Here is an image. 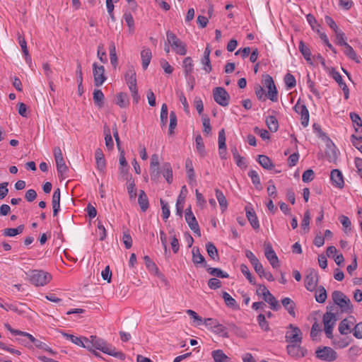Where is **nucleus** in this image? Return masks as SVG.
I'll return each mask as SVG.
<instances>
[{
    "instance_id": "obj_31",
    "label": "nucleus",
    "mask_w": 362,
    "mask_h": 362,
    "mask_svg": "<svg viewBox=\"0 0 362 362\" xmlns=\"http://www.w3.org/2000/svg\"><path fill=\"white\" fill-rule=\"evenodd\" d=\"M144 259L146 267L150 272H155V274L159 277L163 276V275L160 273L156 264L148 256H145Z\"/></svg>"
},
{
    "instance_id": "obj_12",
    "label": "nucleus",
    "mask_w": 362,
    "mask_h": 362,
    "mask_svg": "<svg viewBox=\"0 0 362 362\" xmlns=\"http://www.w3.org/2000/svg\"><path fill=\"white\" fill-rule=\"evenodd\" d=\"M288 328L291 331H288L286 334V340L292 344L300 343L302 341V332L298 327L292 324L289 325Z\"/></svg>"
},
{
    "instance_id": "obj_52",
    "label": "nucleus",
    "mask_w": 362,
    "mask_h": 362,
    "mask_svg": "<svg viewBox=\"0 0 362 362\" xmlns=\"http://www.w3.org/2000/svg\"><path fill=\"white\" fill-rule=\"evenodd\" d=\"M350 118L354 124L355 130L356 132H358V128L362 127V120L359 115L355 112H351L350 113Z\"/></svg>"
},
{
    "instance_id": "obj_62",
    "label": "nucleus",
    "mask_w": 362,
    "mask_h": 362,
    "mask_svg": "<svg viewBox=\"0 0 362 362\" xmlns=\"http://www.w3.org/2000/svg\"><path fill=\"white\" fill-rule=\"evenodd\" d=\"M161 207H162V216L164 220H166L170 216V209L167 203H165L163 199L160 200Z\"/></svg>"
},
{
    "instance_id": "obj_35",
    "label": "nucleus",
    "mask_w": 362,
    "mask_h": 362,
    "mask_svg": "<svg viewBox=\"0 0 362 362\" xmlns=\"http://www.w3.org/2000/svg\"><path fill=\"white\" fill-rule=\"evenodd\" d=\"M344 54L351 59L354 60L355 62L359 64L361 62L360 58L357 56L356 52L353 49V47L349 44H346L344 46Z\"/></svg>"
},
{
    "instance_id": "obj_38",
    "label": "nucleus",
    "mask_w": 362,
    "mask_h": 362,
    "mask_svg": "<svg viewBox=\"0 0 362 362\" xmlns=\"http://www.w3.org/2000/svg\"><path fill=\"white\" fill-rule=\"evenodd\" d=\"M216 199L219 203V205L222 211H225L228 206V202L223 193L218 189L215 190Z\"/></svg>"
},
{
    "instance_id": "obj_20",
    "label": "nucleus",
    "mask_w": 362,
    "mask_h": 362,
    "mask_svg": "<svg viewBox=\"0 0 362 362\" xmlns=\"http://www.w3.org/2000/svg\"><path fill=\"white\" fill-rule=\"evenodd\" d=\"M288 354L293 357H303L305 356L304 350L299 345L290 344L286 347Z\"/></svg>"
},
{
    "instance_id": "obj_14",
    "label": "nucleus",
    "mask_w": 362,
    "mask_h": 362,
    "mask_svg": "<svg viewBox=\"0 0 362 362\" xmlns=\"http://www.w3.org/2000/svg\"><path fill=\"white\" fill-rule=\"evenodd\" d=\"M294 110L301 115V124L306 127L309 124V112L304 103H300L299 100L293 107Z\"/></svg>"
},
{
    "instance_id": "obj_64",
    "label": "nucleus",
    "mask_w": 362,
    "mask_h": 362,
    "mask_svg": "<svg viewBox=\"0 0 362 362\" xmlns=\"http://www.w3.org/2000/svg\"><path fill=\"white\" fill-rule=\"evenodd\" d=\"M353 334L357 339H362V322L355 325L353 329Z\"/></svg>"
},
{
    "instance_id": "obj_3",
    "label": "nucleus",
    "mask_w": 362,
    "mask_h": 362,
    "mask_svg": "<svg viewBox=\"0 0 362 362\" xmlns=\"http://www.w3.org/2000/svg\"><path fill=\"white\" fill-rule=\"evenodd\" d=\"M167 42L170 45L172 49L180 55H185L187 54V45L181 41L175 33L170 30L166 32Z\"/></svg>"
},
{
    "instance_id": "obj_1",
    "label": "nucleus",
    "mask_w": 362,
    "mask_h": 362,
    "mask_svg": "<svg viewBox=\"0 0 362 362\" xmlns=\"http://www.w3.org/2000/svg\"><path fill=\"white\" fill-rule=\"evenodd\" d=\"M332 298L335 304L341 310V312L351 314L354 311V307L350 299L341 291H334L332 293Z\"/></svg>"
},
{
    "instance_id": "obj_16",
    "label": "nucleus",
    "mask_w": 362,
    "mask_h": 362,
    "mask_svg": "<svg viewBox=\"0 0 362 362\" xmlns=\"http://www.w3.org/2000/svg\"><path fill=\"white\" fill-rule=\"evenodd\" d=\"M124 77L129 90L137 88L136 72L133 67L129 69V70L125 74Z\"/></svg>"
},
{
    "instance_id": "obj_48",
    "label": "nucleus",
    "mask_w": 362,
    "mask_h": 362,
    "mask_svg": "<svg viewBox=\"0 0 362 362\" xmlns=\"http://www.w3.org/2000/svg\"><path fill=\"white\" fill-rule=\"evenodd\" d=\"M124 19L129 27V31L134 33V20L130 12H126L124 14Z\"/></svg>"
},
{
    "instance_id": "obj_63",
    "label": "nucleus",
    "mask_w": 362,
    "mask_h": 362,
    "mask_svg": "<svg viewBox=\"0 0 362 362\" xmlns=\"http://www.w3.org/2000/svg\"><path fill=\"white\" fill-rule=\"evenodd\" d=\"M315 173L311 169L305 170L302 175V180L304 182H309L314 179Z\"/></svg>"
},
{
    "instance_id": "obj_47",
    "label": "nucleus",
    "mask_w": 362,
    "mask_h": 362,
    "mask_svg": "<svg viewBox=\"0 0 362 362\" xmlns=\"http://www.w3.org/2000/svg\"><path fill=\"white\" fill-rule=\"evenodd\" d=\"M212 356L215 362H226L228 360V356L220 349L212 351Z\"/></svg>"
},
{
    "instance_id": "obj_56",
    "label": "nucleus",
    "mask_w": 362,
    "mask_h": 362,
    "mask_svg": "<svg viewBox=\"0 0 362 362\" xmlns=\"http://www.w3.org/2000/svg\"><path fill=\"white\" fill-rule=\"evenodd\" d=\"M105 141L107 148L109 149H112L114 143L109 128L105 129Z\"/></svg>"
},
{
    "instance_id": "obj_13",
    "label": "nucleus",
    "mask_w": 362,
    "mask_h": 362,
    "mask_svg": "<svg viewBox=\"0 0 362 362\" xmlns=\"http://www.w3.org/2000/svg\"><path fill=\"white\" fill-rule=\"evenodd\" d=\"M93 74L94 77V85L98 87L100 86L106 80L104 66L102 65L99 66L95 62L93 63Z\"/></svg>"
},
{
    "instance_id": "obj_40",
    "label": "nucleus",
    "mask_w": 362,
    "mask_h": 362,
    "mask_svg": "<svg viewBox=\"0 0 362 362\" xmlns=\"http://www.w3.org/2000/svg\"><path fill=\"white\" fill-rule=\"evenodd\" d=\"M163 175L166 179V181L170 184L173 181V170L169 163H165L163 165Z\"/></svg>"
},
{
    "instance_id": "obj_7",
    "label": "nucleus",
    "mask_w": 362,
    "mask_h": 362,
    "mask_svg": "<svg viewBox=\"0 0 362 362\" xmlns=\"http://www.w3.org/2000/svg\"><path fill=\"white\" fill-rule=\"evenodd\" d=\"M316 356L320 360L325 361H334L337 358V352L329 346L319 348L316 351Z\"/></svg>"
},
{
    "instance_id": "obj_18",
    "label": "nucleus",
    "mask_w": 362,
    "mask_h": 362,
    "mask_svg": "<svg viewBox=\"0 0 362 362\" xmlns=\"http://www.w3.org/2000/svg\"><path fill=\"white\" fill-rule=\"evenodd\" d=\"M246 216L250 221L252 227L254 229H258L259 228V223L256 214L252 208L246 206L245 207Z\"/></svg>"
},
{
    "instance_id": "obj_43",
    "label": "nucleus",
    "mask_w": 362,
    "mask_h": 362,
    "mask_svg": "<svg viewBox=\"0 0 362 362\" xmlns=\"http://www.w3.org/2000/svg\"><path fill=\"white\" fill-rule=\"evenodd\" d=\"M196 141V148L197 151L199 152V155L202 157L205 156L206 155V151H205V146L203 142V139L201 135H197L195 139Z\"/></svg>"
},
{
    "instance_id": "obj_6",
    "label": "nucleus",
    "mask_w": 362,
    "mask_h": 362,
    "mask_svg": "<svg viewBox=\"0 0 362 362\" xmlns=\"http://www.w3.org/2000/svg\"><path fill=\"white\" fill-rule=\"evenodd\" d=\"M214 100L220 105L226 107L229 104L230 95L222 87H217L213 90Z\"/></svg>"
},
{
    "instance_id": "obj_41",
    "label": "nucleus",
    "mask_w": 362,
    "mask_h": 362,
    "mask_svg": "<svg viewBox=\"0 0 362 362\" xmlns=\"http://www.w3.org/2000/svg\"><path fill=\"white\" fill-rule=\"evenodd\" d=\"M206 270L209 274L214 276H216L218 278H228L229 275L228 273L222 271L219 268H212V267H208L206 268Z\"/></svg>"
},
{
    "instance_id": "obj_37",
    "label": "nucleus",
    "mask_w": 362,
    "mask_h": 362,
    "mask_svg": "<svg viewBox=\"0 0 362 362\" xmlns=\"http://www.w3.org/2000/svg\"><path fill=\"white\" fill-rule=\"evenodd\" d=\"M222 297L227 306L234 308L235 310H238L239 308V306L236 300L233 297H231L227 292H223Z\"/></svg>"
},
{
    "instance_id": "obj_2",
    "label": "nucleus",
    "mask_w": 362,
    "mask_h": 362,
    "mask_svg": "<svg viewBox=\"0 0 362 362\" xmlns=\"http://www.w3.org/2000/svg\"><path fill=\"white\" fill-rule=\"evenodd\" d=\"M90 339L93 340V348L98 349L105 354L110 356H115L121 359L124 358V355L121 351H116L115 349L110 347L107 343L101 339L98 338L96 336H90Z\"/></svg>"
},
{
    "instance_id": "obj_53",
    "label": "nucleus",
    "mask_w": 362,
    "mask_h": 362,
    "mask_svg": "<svg viewBox=\"0 0 362 362\" xmlns=\"http://www.w3.org/2000/svg\"><path fill=\"white\" fill-rule=\"evenodd\" d=\"M339 332L341 334H347L350 332V325L347 319H344L339 325Z\"/></svg>"
},
{
    "instance_id": "obj_10",
    "label": "nucleus",
    "mask_w": 362,
    "mask_h": 362,
    "mask_svg": "<svg viewBox=\"0 0 362 362\" xmlns=\"http://www.w3.org/2000/svg\"><path fill=\"white\" fill-rule=\"evenodd\" d=\"M304 281L305 286L308 291H314L318 283V274L317 272L313 269H308Z\"/></svg>"
},
{
    "instance_id": "obj_11",
    "label": "nucleus",
    "mask_w": 362,
    "mask_h": 362,
    "mask_svg": "<svg viewBox=\"0 0 362 362\" xmlns=\"http://www.w3.org/2000/svg\"><path fill=\"white\" fill-rule=\"evenodd\" d=\"M185 221L187 223L189 227L193 232L197 235L199 237L201 236V231L200 228L198 224V222L194 216L193 213L192 212L191 207L189 206L187 209H185Z\"/></svg>"
},
{
    "instance_id": "obj_34",
    "label": "nucleus",
    "mask_w": 362,
    "mask_h": 362,
    "mask_svg": "<svg viewBox=\"0 0 362 362\" xmlns=\"http://www.w3.org/2000/svg\"><path fill=\"white\" fill-rule=\"evenodd\" d=\"M327 291L324 286H319L315 291V300L320 303H323L327 299Z\"/></svg>"
},
{
    "instance_id": "obj_45",
    "label": "nucleus",
    "mask_w": 362,
    "mask_h": 362,
    "mask_svg": "<svg viewBox=\"0 0 362 362\" xmlns=\"http://www.w3.org/2000/svg\"><path fill=\"white\" fill-rule=\"evenodd\" d=\"M93 100L97 106L99 107H103L104 103V94L100 90L98 89L94 90Z\"/></svg>"
},
{
    "instance_id": "obj_8",
    "label": "nucleus",
    "mask_w": 362,
    "mask_h": 362,
    "mask_svg": "<svg viewBox=\"0 0 362 362\" xmlns=\"http://www.w3.org/2000/svg\"><path fill=\"white\" fill-rule=\"evenodd\" d=\"M263 84L268 88V93L267 94L268 98L272 102H276L278 100V91L272 77L267 74L263 80Z\"/></svg>"
},
{
    "instance_id": "obj_39",
    "label": "nucleus",
    "mask_w": 362,
    "mask_h": 362,
    "mask_svg": "<svg viewBox=\"0 0 362 362\" xmlns=\"http://www.w3.org/2000/svg\"><path fill=\"white\" fill-rule=\"evenodd\" d=\"M248 176L251 178L253 185L258 190L262 189L259 176L256 170H251L248 173Z\"/></svg>"
},
{
    "instance_id": "obj_25",
    "label": "nucleus",
    "mask_w": 362,
    "mask_h": 362,
    "mask_svg": "<svg viewBox=\"0 0 362 362\" xmlns=\"http://www.w3.org/2000/svg\"><path fill=\"white\" fill-rule=\"evenodd\" d=\"M141 57L142 60V67L144 69H146L152 58L151 49L149 48L144 49L141 52Z\"/></svg>"
},
{
    "instance_id": "obj_51",
    "label": "nucleus",
    "mask_w": 362,
    "mask_h": 362,
    "mask_svg": "<svg viewBox=\"0 0 362 362\" xmlns=\"http://www.w3.org/2000/svg\"><path fill=\"white\" fill-rule=\"evenodd\" d=\"M160 117L161 127H165L168 121V106L165 103H163L161 106Z\"/></svg>"
},
{
    "instance_id": "obj_23",
    "label": "nucleus",
    "mask_w": 362,
    "mask_h": 362,
    "mask_svg": "<svg viewBox=\"0 0 362 362\" xmlns=\"http://www.w3.org/2000/svg\"><path fill=\"white\" fill-rule=\"evenodd\" d=\"M283 306L285 308V309L288 312V313L293 316V317H296V304L290 298H284L281 300Z\"/></svg>"
},
{
    "instance_id": "obj_49",
    "label": "nucleus",
    "mask_w": 362,
    "mask_h": 362,
    "mask_svg": "<svg viewBox=\"0 0 362 362\" xmlns=\"http://www.w3.org/2000/svg\"><path fill=\"white\" fill-rule=\"evenodd\" d=\"M215 334H218L224 338H228V332H227L226 328L219 322L218 325L212 329Z\"/></svg>"
},
{
    "instance_id": "obj_46",
    "label": "nucleus",
    "mask_w": 362,
    "mask_h": 362,
    "mask_svg": "<svg viewBox=\"0 0 362 362\" xmlns=\"http://www.w3.org/2000/svg\"><path fill=\"white\" fill-rule=\"evenodd\" d=\"M240 271L243 273V274L246 277V279L249 281L250 284L252 285L256 284V281L255 278L252 276V274L250 273L248 267L247 265L242 264L240 265Z\"/></svg>"
},
{
    "instance_id": "obj_9",
    "label": "nucleus",
    "mask_w": 362,
    "mask_h": 362,
    "mask_svg": "<svg viewBox=\"0 0 362 362\" xmlns=\"http://www.w3.org/2000/svg\"><path fill=\"white\" fill-rule=\"evenodd\" d=\"M264 255L273 268L280 266L279 258L274 252L270 243H264Z\"/></svg>"
},
{
    "instance_id": "obj_58",
    "label": "nucleus",
    "mask_w": 362,
    "mask_h": 362,
    "mask_svg": "<svg viewBox=\"0 0 362 362\" xmlns=\"http://www.w3.org/2000/svg\"><path fill=\"white\" fill-rule=\"evenodd\" d=\"M339 219L344 228V232L345 233L349 232L351 230V221L349 220V218L347 216L342 215V216H339Z\"/></svg>"
},
{
    "instance_id": "obj_57",
    "label": "nucleus",
    "mask_w": 362,
    "mask_h": 362,
    "mask_svg": "<svg viewBox=\"0 0 362 362\" xmlns=\"http://www.w3.org/2000/svg\"><path fill=\"white\" fill-rule=\"evenodd\" d=\"M24 337H27L37 348L45 349L46 344L42 341L35 339L32 334L26 332Z\"/></svg>"
},
{
    "instance_id": "obj_27",
    "label": "nucleus",
    "mask_w": 362,
    "mask_h": 362,
    "mask_svg": "<svg viewBox=\"0 0 362 362\" xmlns=\"http://www.w3.org/2000/svg\"><path fill=\"white\" fill-rule=\"evenodd\" d=\"M231 153L237 165L240 168H246L247 165L245 158L239 154L238 151L235 146L231 148Z\"/></svg>"
},
{
    "instance_id": "obj_61",
    "label": "nucleus",
    "mask_w": 362,
    "mask_h": 362,
    "mask_svg": "<svg viewBox=\"0 0 362 362\" xmlns=\"http://www.w3.org/2000/svg\"><path fill=\"white\" fill-rule=\"evenodd\" d=\"M201 63L204 66L203 69L206 74H209L212 71L210 57H202L201 59Z\"/></svg>"
},
{
    "instance_id": "obj_17",
    "label": "nucleus",
    "mask_w": 362,
    "mask_h": 362,
    "mask_svg": "<svg viewBox=\"0 0 362 362\" xmlns=\"http://www.w3.org/2000/svg\"><path fill=\"white\" fill-rule=\"evenodd\" d=\"M330 179L334 185L341 189L344 185V178L341 173L337 170H332L330 174Z\"/></svg>"
},
{
    "instance_id": "obj_21",
    "label": "nucleus",
    "mask_w": 362,
    "mask_h": 362,
    "mask_svg": "<svg viewBox=\"0 0 362 362\" xmlns=\"http://www.w3.org/2000/svg\"><path fill=\"white\" fill-rule=\"evenodd\" d=\"M254 269L260 277H264L269 281H274V278L272 274L270 272H266L260 262L256 264V265L254 267Z\"/></svg>"
},
{
    "instance_id": "obj_32",
    "label": "nucleus",
    "mask_w": 362,
    "mask_h": 362,
    "mask_svg": "<svg viewBox=\"0 0 362 362\" xmlns=\"http://www.w3.org/2000/svg\"><path fill=\"white\" fill-rule=\"evenodd\" d=\"M337 320L335 314L331 312H327L323 315L324 326L328 325L334 328V326Z\"/></svg>"
},
{
    "instance_id": "obj_54",
    "label": "nucleus",
    "mask_w": 362,
    "mask_h": 362,
    "mask_svg": "<svg viewBox=\"0 0 362 362\" xmlns=\"http://www.w3.org/2000/svg\"><path fill=\"white\" fill-rule=\"evenodd\" d=\"M55 161H56L57 172L59 174H60L61 176H62L68 170V167L66 166L64 158L57 160Z\"/></svg>"
},
{
    "instance_id": "obj_26",
    "label": "nucleus",
    "mask_w": 362,
    "mask_h": 362,
    "mask_svg": "<svg viewBox=\"0 0 362 362\" xmlns=\"http://www.w3.org/2000/svg\"><path fill=\"white\" fill-rule=\"evenodd\" d=\"M185 168L187 171V175L189 180V184L195 182V173L194 170L192 162L190 159H187L185 161Z\"/></svg>"
},
{
    "instance_id": "obj_24",
    "label": "nucleus",
    "mask_w": 362,
    "mask_h": 362,
    "mask_svg": "<svg viewBox=\"0 0 362 362\" xmlns=\"http://www.w3.org/2000/svg\"><path fill=\"white\" fill-rule=\"evenodd\" d=\"M263 300L270 305V308L273 310L276 311L281 308L278 300L270 291L267 293V295L263 297Z\"/></svg>"
},
{
    "instance_id": "obj_42",
    "label": "nucleus",
    "mask_w": 362,
    "mask_h": 362,
    "mask_svg": "<svg viewBox=\"0 0 362 362\" xmlns=\"http://www.w3.org/2000/svg\"><path fill=\"white\" fill-rule=\"evenodd\" d=\"M116 104L122 108L127 107L129 105L127 94L125 93H119L117 95Z\"/></svg>"
},
{
    "instance_id": "obj_60",
    "label": "nucleus",
    "mask_w": 362,
    "mask_h": 362,
    "mask_svg": "<svg viewBox=\"0 0 362 362\" xmlns=\"http://www.w3.org/2000/svg\"><path fill=\"white\" fill-rule=\"evenodd\" d=\"M95 233L99 237L100 240H103L106 238V230L105 227L101 224L100 221H98V223Z\"/></svg>"
},
{
    "instance_id": "obj_36",
    "label": "nucleus",
    "mask_w": 362,
    "mask_h": 362,
    "mask_svg": "<svg viewBox=\"0 0 362 362\" xmlns=\"http://www.w3.org/2000/svg\"><path fill=\"white\" fill-rule=\"evenodd\" d=\"M266 124L272 132H276L279 129V122L274 116H268L266 119Z\"/></svg>"
},
{
    "instance_id": "obj_33",
    "label": "nucleus",
    "mask_w": 362,
    "mask_h": 362,
    "mask_svg": "<svg viewBox=\"0 0 362 362\" xmlns=\"http://www.w3.org/2000/svg\"><path fill=\"white\" fill-rule=\"evenodd\" d=\"M206 252L208 253V255L212 259H214V260H218L219 259V256H218V250H217L216 246L214 245V244H213L211 242L207 243L206 244Z\"/></svg>"
},
{
    "instance_id": "obj_19",
    "label": "nucleus",
    "mask_w": 362,
    "mask_h": 362,
    "mask_svg": "<svg viewBox=\"0 0 362 362\" xmlns=\"http://www.w3.org/2000/svg\"><path fill=\"white\" fill-rule=\"evenodd\" d=\"M192 262L195 265L201 264L204 267H206V262L204 257L200 253L198 247L192 249Z\"/></svg>"
},
{
    "instance_id": "obj_5",
    "label": "nucleus",
    "mask_w": 362,
    "mask_h": 362,
    "mask_svg": "<svg viewBox=\"0 0 362 362\" xmlns=\"http://www.w3.org/2000/svg\"><path fill=\"white\" fill-rule=\"evenodd\" d=\"M193 61L190 57H187L183 59L182 68L184 69V74L185 77L187 78L188 83L190 84L191 90L194 89L195 83V78L192 75V73L193 71Z\"/></svg>"
},
{
    "instance_id": "obj_50",
    "label": "nucleus",
    "mask_w": 362,
    "mask_h": 362,
    "mask_svg": "<svg viewBox=\"0 0 362 362\" xmlns=\"http://www.w3.org/2000/svg\"><path fill=\"white\" fill-rule=\"evenodd\" d=\"M284 82L287 89H291L296 85V81L293 75L287 73L284 76Z\"/></svg>"
},
{
    "instance_id": "obj_4",
    "label": "nucleus",
    "mask_w": 362,
    "mask_h": 362,
    "mask_svg": "<svg viewBox=\"0 0 362 362\" xmlns=\"http://www.w3.org/2000/svg\"><path fill=\"white\" fill-rule=\"evenodd\" d=\"M51 279L52 276L50 274L42 270H33L30 274V282L37 286L48 284Z\"/></svg>"
},
{
    "instance_id": "obj_22",
    "label": "nucleus",
    "mask_w": 362,
    "mask_h": 362,
    "mask_svg": "<svg viewBox=\"0 0 362 362\" xmlns=\"http://www.w3.org/2000/svg\"><path fill=\"white\" fill-rule=\"evenodd\" d=\"M97 168L100 171H103L105 168V160L103 153L100 148H98L95 153Z\"/></svg>"
},
{
    "instance_id": "obj_29",
    "label": "nucleus",
    "mask_w": 362,
    "mask_h": 362,
    "mask_svg": "<svg viewBox=\"0 0 362 362\" xmlns=\"http://www.w3.org/2000/svg\"><path fill=\"white\" fill-rule=\"evenodd\" d=\"M299 50L305 59L310 64H313L311 59V52L308 47L305 45L303 41L299 42Z\"/></svg>"
},
{
    "instance_id": "obj_44",
    "label": "nucleus",
    "mask_w": 362,
    "mask_h": 362,
    "mask_svg": "<svg viewBox=\"0 0 362 362\" xmlns=\"http://www.w3.org/2000/svg\"><path fill=\"white\" fill-rule=\"evenodd\" d=\"M177 127V116L175 112L171 111L170 113V124H169V129H168V134L170 136H172L174 134L175 129Z\"/></svg>"
},
{
    "instance_id": "obj_55",
    "label": "nucleus",
    "mask_w": 362,
    "mask_h": 362,
    "mask_svg": "<svg viewBox=\"0 0 362 362\" xmlns=\"http://www.w3.org/2000/svg\"><path fill=\"white\" fill-rule=\"evenodd\" d=\"M18 42L22 49V52L25 56V60L28 61V59H30L25 40L24 39V37H21L20 34H18Z\"/></svg>"
},
{
    "instance_id": "obj_28",
    "label": "nucleus",
    "mask_w": 362,
    "mask_h": 362,
    "mask_svg": "<svg viewBox=\"0 0 362 362\" xmlns=\"http://www.w3.org/2000/svg\"><path fill=\"white\" fill-rule=\"evenodd\" d=\"M138 203L142 211H146L148 209L149 206L148 199L144 190L139 192Z\"/></svg>"
},
{
    "instance_id": "obj_15",
    "label": "nucleus",
    "mask_w": 362,
    "mask_h": 362,
    "mask_svg": "<svg viewBox=\"0 0 362 362\" xmlns=\"http://www.w3.org/2000/svg\"><path fill=\"white\" fill-rule=\"evenodd\" d=\"M159 159L157 154H153L151 158L150 175L151 180H156L160 176Z\"/></svg>"
},
{
    "instance_id": "obj_59",
    "label": "nucleus",
    "mask_w": 362,
    "mask_h": 362,
    "mask_svg": "<svg viewBox=\"0 0 362 362\" xmlns=\"http://www.w3.org/2000/svg\"><path fill=\"white\" fill-rule=\"evenodd\" d=\"M257 321L259 323V327L264 330V331H268L269 330V326L268 322L266 320L265 315L263 314H259L257 316Z\"/></svg>"
},
{
    "instance_id": "obj_30",
    "label": "nucleus",
    "mask_w": 362,
    "mask_h": 362,
    "mask_svg": "<svg viewBox=\"0 0 362 362\" xmlns=\"http://www.w3.org/2000/svg\"><path fill=\"white\" fill-rule=\"evenodd\" d=\"M257 161L264 169L272 170L274 167L272 160L265 155H259Z\"/></svg>"
}]
</instances>
